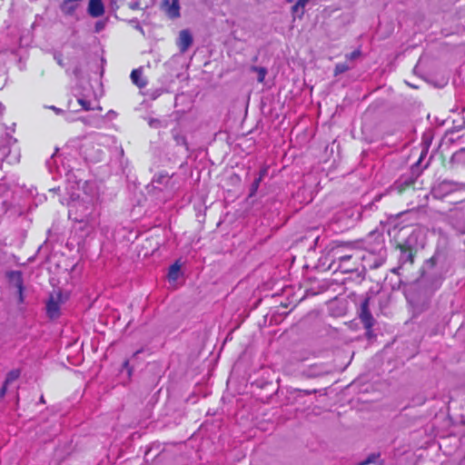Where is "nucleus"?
Here are the masks:
<instances>
[{"mask_svg":"<svg viewBox=\"0 0 465 465\" xmlns=\"http://www.w3.org/2000/svg\"><path fill=\"white\" fill-rule=\"evenodd\" d=\"M46 314L49 319L54 320L60 316V295H51L46 302Z\"/></svg>","mask_w":465,"mask_h":465,"instance_id":"423d86ee","label":"nucleus"},{"mask_svg":"<svg viewBox=\"0 0 465 465\" xmlns=\"http://www.w3.org/2000/svg\"><path fill=\"white\" fill-rule=\"evenodd\" d=\"M7 143V135L0 128V150L5 147Z\"/></svg>","mask_w":465,"mask_h":465,"instance_id":"aec40b11","label":"nucleus"},{"mask_svg":"<svg viewBox=\"0 0 465 465\" xmlns=\"http://www.w3.org/2000/svg\"><path fill=\"white\" fill-rule=\"evenodd\" d=\"M349 69V65H347L345 63H339L335 65L333 74L335 76H337L341 74L347 72Z\"/></svg>","mask_w":465,"mask_h":465,"instance_id":"dca6fc26","label":"nucleus"},{"mask_svg":"<svg viewBox=\"0 0 465 465\" xmlns=\"http://www.w3.org/2000/svg\"><path fill=\"white\" fill-rule=\"evenodd\" d=\"M370 297H366L361 304L359 318L367 331H371L374 325V318L370 311Z\"/></svg>","mask_w":465,"mask_h":465,"instance_id":"7ed1b4c3","label":"nucleus"},{"mask_svg":"<svg viewBox=\"0 0 465 465\" xmlns=\"http://www.w3.org/2000/svg\"><path fill=\"white\" fill-rule=\"evenodd\" d=\"M21 375V371L19 369H14L7 372L5 380V385H9L10 383L15 381Z\"/></svg>","mask_w":465,"mask_h":465,"instance_id":"f8f14e48","label":"nucleus"},{"mask_svg":"<svg viewBox=\"0 0 465 465\" xmlns=\"http://www.w3.org/2000/svg\"><path fill=\"white\" fill-rule=\"evenodd\" d=\"M8 385H5L4 382L2 388L0 389V398H4L6 394Z\"/></svg>","mask_w":465,"mask_h":465,"instance_id":"4be33fe9","label":"nucleus"},{"mask_svg":"<svg viewBox=\"0 0 465 465\" xmlns=\"http://www.w3.org/2000/svg\"><path fill=\"white\" fill-rule=\"evenodd\" d=\"M401 252H409V261L411 263L414 262V253L412 248L407 243H398L396 246Z\"/></svg>","mask_w":465,"mask_h":465,"instance_id":"ddd939ff","label":"nucleus"},{"mask_svg":"<svg viewBox=\"0 0 465 465\" xmlns=\"http://www.w3.org/2000/svg\"><path fill=\"white\" fill-rule=\"evenodd\" d=\"M352 262H354V261H352V260H351V262H346V266H350Z\"/></svg>","mask_w":465,"mask_h":465,"instance_id":"cd10ccee","label":"nucleus"},{"mask_svg":"<svg viewBox=\"0 0 465 465\" xmlns=\"http://www.w3.org/2000/svg\"><path fill=\"white\" fill-rule=\"evenodd\" d=\"M104 5L102 0H89L87 12L92 17H100L104 14Z\"/></svg>","mask_w":465,"mask_h":465,"instance_id":"6e6552de","label":"nucleus"},{"mask_svg":"<svg viewBox=\"0 0 465 465\" xmlns=\"http://www.w3.org/2000/svg\"><path fill=\"white\" fill-rule=\"evenodd\" d=\"M104 28V24L102 22H97L95 25V31L99 32Z\"/></svg>","mask_w":465,"mask_h":465,"instance_id":"b1692460","label":"nucleus"},{"mask_svg":"<svg viewBox=\"0 0 465 465\" xmlns=\"http://www.w3.org/2000/svg\"><path fill=\"white\" fill-rule=\"evenodd\" d=\"M78 104L83 107L84 111H90L92 109L91 103L84 99L79 98L77 100Z\"/></svg>","mask_w":465,"mask_h":465,"instance_id":"6ab92c4d","label":"nucleus"},{"mask_svg":"<svg viewBox=\"0 0 465 465\" xmlns=\"http://www.w3.org/2000/svg\"><path fill=\"white\" fill-rule=\"evenodd\" d=\"M360 55H361V51L355 50V51L351 52V54H346V58L350 59V60H353V59L358 58Z\"/></svg>","mask_w":465,"mask_h":465,"instance_id":"412c9836","label":"nucleus"},{"mask_svg":"<svg viewBox=\"0 0 465 465\" xmlns=\"http://www.w3.org/2000/svg\"><path fill=\"white\" fill-rule=\"evenodd\" d=\"M142 351V350H138L136 351L134 353V357H135L136 355H138L140 352Z\"/></svg>","mask_w":465,"mask_h":465,"instance_id":"bb28decb","label":"nucleus"},{"mask_svg":"<svg viewBox=\"0 0 465 465\" xmlns=\"http://www.w3.org/2000/svg\"><path fill=\"white\" fill-rule=\"evenodd\" d=\"M162 8L170 19H176L181 15L179 0H162Z\"/></svg>","mask_w":465,"mask_h":465,"instance_id":"39448f33","label":"nucleus"},{"mask_svg":"<svg viewBox=\"0 0 465 465\" xmlns=\"http://www.w3.org/2000/svg\"><path fill=\"white\" fill-rule=\"evenodd\" d=\"M356 252L357 244L353 242L333 241L330 245L329 256L331 258V264L336 265V270L348 273L357 270L356 262L346 266V262L353 259Z\"/></svg>","mask_w":465,"mask_h":465,"instance_id":"f257e3e1","label":"nucleus"},{"mask_svg":"<svg viewBox=\"0 0 465 465\" xmlns=\"http://www.w3.org/2000/svg\"><path fill=\"white\" fill-rule=\"evenodd\" d=\"M156 249H157V243H155V246L153 248V251H152V252H153V251H154V250H156Z\"/></svg>","mask_w":465,"mask_h":465,"instance_id":"c85d7f7f","label":"nucleus"},{"mask_svg":"<svg viewBox=\"0 0 465 465\" xmlns=\"http://www.w3.org/2000/svg\"><path fill=\"white\" fill-rule=\"evenodd\" d=\"M193 44V36L189 30L183 29L180 32L177 40V46L181 53L186 52Z\"/></svg>","mask_w":465,"mask_h":465,"instance_id":"0eeeda50","label":"nucleus"},{"mask_svg":"<svg viewBox=\"0 0 465 465\" xmlns=\"http://www.w3.org/2000/svg\"><path fill=\"white\" fill-rule=\"evenodd\" d=\"M132 82L139 88H143L146 85V81L142 78V72L139 69H134L131 73Z\"/></svg>","mask_w":465,"mask_h":465,"instance_id":"9b49d317","label":"nucleus"},{"mask_svg":"<svg viewBox=\"0 0 465 465\" xmlns=\"http://www.w3.org/2000/svg\"><path fill=\"white\" fill-rule=\"evenodd\" d=\"M130 361L129 360H125L124 362H123V367L124 369H126L128 371L129 373L132 372V368H130Z\"/></svg>","mask_w":465,"mask_h":465,"instance_id":"5701e85b","label":"nucleus"},{"mask_svg":"<svg viewBox=\"0 0 465 465\" xmlns=\"http://www.w3.org/2000/svg\"><path fill=\"white\" fill-rule=\"evenodd\" d=\"M6 278L10 284L14 285L17 289V292L19 295V302H22L24 301V280L23 273L20 271H9L6 272Z\"/></svg>","mask_w":465,"mask_h":465,"instance_id":"20e7f679","label":"nucleus"},{"mask_svg":"<svg viewBox=\"0 0 465 465\" xmlns=\"http://www.w3.org/2000/svg\"><path fill=\"white\" fill-rule=\"evenodd\" d=\"M52 109H53L54 111H55L57 114L61 112V110H60V109H57V108H55L54 106H53V107H52Z\"/></svg>","mask_w":465,"mask_h":465,"instance_id":"a878e982","label":"nucleus"},{"mask_svg":"<svg viewBox=\"0 0 465 465\" xmlns=\"http://www.w3.org/2000/svg\"><path fill=\"white\" fill-rule=\"evenodd\" d=\"M179 271H180V265L177 262L173 263L169 268L168 277L171 280H176L178 277Z\"/></svg>","mask_w":465,"mask_h":465,"instance_id":"2eb2a0df","label":"nucleus"},{"mask_svg":"<svg viewBox=\"0 0 465 465\" xmlns=\"http://www.w3.org/2000/svg\"><path fill=\"white\" fill-rule=\"evenodd\" d=\"M145 242L150 243V242H151V240L146 239V240H145Z\"/></svg>","mask_w":465,"mask_h":465,"instance_id":"c756f323","label":"nucleus"},{"mask_svg":"<svg viewBox=\"0 0 465 465\" xmlns=\"http://www.w3.org/2000/svg\"><path fill=\"white\" fill-rule=\"evenodd\" d=\"M309 0H298L296 4L292 7V13H297L299 9H302V15L304 13V7L307 5Z\"/></svg>","mask_w":465,"mask_h":465,"instance_id":"f3484780","label":"nucleus"},{"mask_svg":"<svg viewBox=\"0 0 465 465\" xmlns=\"http://www.w3.org/2000/svg\"><path fill=\"white\" fill-rule=\"evenodd\" d=\"M267 173H268L267 166H264L263 168H262L260 170L259 176L253 181V183L251 185V189H250V196L251 197L256 194L261 182L267 175Z\"/></svg>","mask_w":465,"mask_h":465,"instance_id":"1a4fd4ad","label":"nucleus"},{"mask_svg":"<svg viewBox=\"0 0 465 465\" xmlns=\"http://www.w3.org/2000/svg\"><path fill=\"white\" fill-rule=\"evenodd\" d=\"M173 136L178 145H185L186 138L176 131H173Z\"/></svg>","mask_w":465,"mask_h":465,"instance_id":"a211bd4d","label":"nucleus"},{"mask_svg":"<svg viewBox=\"0 0 465 465\" xmlns=\"http://www.w3.org/2000/svg\"><path fill=\"white\" fill-rule=\"evenodd\" d=\"M251 70L257 73V74H258L257 81L259 83L262 84L264 82L265 76L267 74V69L265 67L253 65L251 67Z\"/></svg>","mask_w":465,"mask_h":465,"instance_id":"4468645a","label":"nucleus"},{"mask_svg":"<svg viewBox=\"0 0 465 465\" xmlns=\"http://www.w3.org/2000/svg\"><path fill=\"white\" fill-rule=\"evenodd\" d=\"M390 190L402 199L407 205L418 203L419 191L415 187V180L412 177H401L390 187Z\"/></svg>","mask_w":465,"mask_h":465,"instance_id":"f03ea898","label":"nucleus"},{"mask_svg":"<svg viewBox=\"0 0 465 465\" xmlns=\"http://www.w3.org/2000/svg\"><path fill=\"white\" fill-rule=\"evenodd\" d=\"M77 6L78 5L76 3L68 0H64L61 4L60 8L65 15H72L74 14L75 10L77 9Z\"/></svg>","mask_w":465,"mask_h":465,"instance_id":"9d476101","label":"nucleus"},{"mask_svg":"<svg viewBox=\"0 0 465 465\" xmlns=\"http://www.w3.org/2000/svg\"><path fill=\"white\" fill-rule=\"evenodd\" d=\"M231 179L237 183L241 182V177L237 173H232Z\"/></svg>","mask_w":465,"mask_h":465,"instance_id":"393cba45","label":"nucleus"},{"mask_svg":"<svg viewBox=\"0 0 465 465\" xmlns=\"http://www.w3.org/2000/svg\"><path fill=\"white\" fill-rule=\"evenodd\" d=\"M41 401L45 402L44 397H41Z\"/></svg>","mask_w":465,"mask_h":465,"instance_id":"7c9ffc66","label":"nucleus"}]
</instances>
